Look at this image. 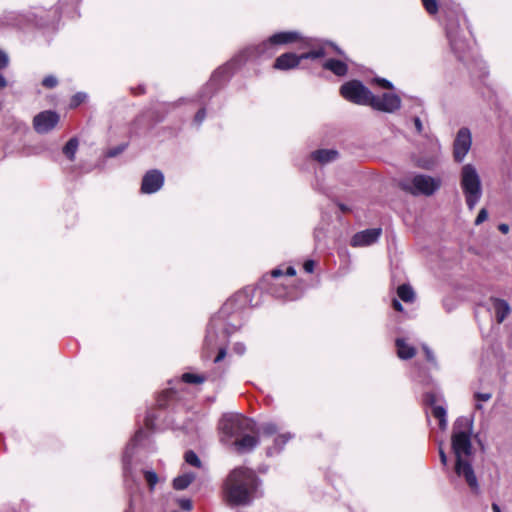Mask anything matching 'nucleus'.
<instances>
[{"mask_svg": "<svg viewBox=\"0 0 512 512\" xmlns=\"http://www.w3.org/2000/svg\"><path fill=\"white\" fill-rule=\"evenodd\" d=\"M451 45H452V47H453L454 49H457V48H456V42H455V41H453V40H452V41H451Z\"/></svg>", "mask_w": 512, "mask_h": 512, "instance_id": "5fc2aeb1", "label": "nucleus"}, {"mask_svg": "<svg viewBox=\"0 0 512 512\" xmlns=\"http://www.w3.org/2000/svg\"><path fill=\"white\" fill-rule=\"evenodd\" d=\"M85 97H86V95L83 93H78V94L74 95L71 99L70 107H73V108L77 107L85 100Z\"/></svg>", "mask_w": 512, "mask_h": 512, "instance_id": "2f4dec72", "label": "nucleus"}, {"mask_svg": "<svg viewBox=\"0 0 512 512\" xmlns=\"http://www.w3.org/2000/svg\"><path fill=\"white\" fill-rule=\"evenodd\" d=\"M220 429L225 437L223 441L235 438L233 445L238 453L250 452L259 443L258 437L250 434L255 430L254 421L241 415L223 417Z\"/></svg>", "mask_w": 512, "mask_h": 512, "instance_id": "f03ea898", "label": "nucleus"}, {"mask_svg": "<svg viewBox=\"0 0 512 512\" xmlns=\"http://www.w3.org/2000/svg\"><path fill=\"white\" fill-rule=\"evenodd\" d=\"M293 435L290 433L279 434L274 439V446L268 449V454L271 455L273 452H280L284 445L292 439Z\"/></svg>", "mask_w": 512, "mask_h": 512, "instance_id": "412c9836", "label": "nucleus"}, {"mask_svg": "<svg viewBox=\"0 0 512 512\" xmlns=\"http://www.w3.org/2000/svg\"><path fill=\"white\" fill-rule=\"evenodd\" d=\"M257 488L255 473L246 467H237L230 471L223 484V499L231 506L249 505Z\"/></svg>", "mask_w": 512, "mask_h": 512, "instance_id": "f257e3e1", "label": "nucleus"}, {"mask_svg": "<svg viewBox=\"0 0 512 512\" xmlns=\"http://www.w3.org/2000/svg\"><path fill=\"white\" fill-rule=\"evenodd\" d=\"M194 478V474L191 473L180 475L174 479L173 487L176 490H184L192 483Z\"/></svg>", "mask_w": 512, "mask_h": 512, "instance_id": "4be33fe9", "label": "nucleus"}, {"mask_svg": "<svg viewBox=\"0 0 512 512\" xmlns=\"http://www.w3.org/2000/svg\"><path fill=\"white\" fill-rule=\"evenodd\" d=\"M472 421L459 418L454 425L452 434V450L456 460L469 459L472 456Z\"/></svg>", "mask_w": 512, "mask_h": 512, "instance_id": "20e7f679", "label": "nucleus"}, {"mask_svg": "<svg viewBox=\"0 0 512 512\" xmlns=\"http://www.w3.org/2000/svg\"><path fill=\"white\" fill-rule=\"evenodd\" d=\"M181 506H182V508H184L186 510H189V509H191L192 504H191V502L189 500H186V501H183Z\"/></svg>", "mask_w": 512, "mask_h": 512, "instance_id": "de8ad7c7", "label": "nucleus"}, {"mask_svg": "<svg viewBox=\"0 0 512 512\" xmlns=\"http://www.w3.org/2000/svg\"><path fill=\"white\" fill-rule=\"evenodd\" d=\"M226 356V350L224 348L220 349L214 362H220L221 360H223Z\"/></svg>", "mask_w": 512, "mask_h": 512, "instance_id": "c03bdc74", "label": "nucleus"}, {"mask_svg": "<svg viewBox=\"0 0 512 512\" xmlns=\"http://www.w3.org/2000/svg\"><path fill=\"white\" fill-rule=\"evenodd\" d=\"M269 43V39L263 41L261 44L252 46L246 49L245 53L247 57H260V56H272L275 53V46H266Z\"/></svg>", "mask_w": 512, "mask_h": 512, "instance_id": "f3484780", "label": "nucleus"}, {"mask_svg": "<svg viewBox=\"0 0 512 512\" xmlns=\"http://www.w3.org/2000/svg\"><path fill=\"white\" fill-rule=\"evenodd\" d=\"M474 398L477 402H487L492 398V394L489 392H486V393L476 392L474 394Z\"/></svg>", "mask_w": 512, "mask_h": 512, "instance_id": "72a5a7b5", "label": "nucleus"}, {"mask_svg": "<svg viewBox=\"0 0 512 512\" xmlns=\"http://www.w3.org/2000/svg\"><path fill=\"white\" fill-rule=\"evenodd\" d=\"M454 471L459 478H462L466 482L473 494H480V485L470 458L456 460Z\"/></svg>", "mask_w": 512, "mask_h": 512, "instance_id": "0eeeda50", "label": "nucleus"}, {"mask_svg": "<svg viewBox=\"0 0 512 512\" xmlns=\"http://www.w3.org/2000/svg\"><path fill=\"white\" fill-rule=\"evenodd\" d=\"M370 106L378 111L393 113L400 109L401 98L394 93H384L382 96H375L373 94Z\"/></svg>", "mask_w": 512, "mask_h": 512, "instance_id": "1a4fd4ad", "label": "nucleus"}, {"mask_svg": "<svg viewBox=\"0 0 512 512\" xmlns=\"http://www.w3.org/2000/svg\"><path fill=\"white\" fill-rule=\"evenodd\" d=\"M281 274H282V271H281V270H279V269H275V270H273V271H272V276H273V277H278V276H280Z\"/></svg>", "mask_w": 512, "mask_h": 512, "instance_id": "3c124183", "label": "nucleus"}, {"mask_svg": "<svg viewBox=\"0 0 512 512\" xmlns=\"http://www.w3.org/2000/svg\"><path fill=\"white\" fill-rule=\"evenodd\" d=\"M58 83V80L54 76H47L43 79L42 84L47 88H54Z\"/></svg>", "mask_w": 512, "mask_h": 512, "instance_id": "473e14b6", "label": "nucleus"}, {"mask_svg": "<svg viewBox=\"0 0 512 512\" xmlns=\"http://www.w3.org/2000/svg\"><path fill=\"white\" fill-rule=\"evenodd\" d=\"M314 266H315V263L314 261L312 260H307L305 263H304V270L307 272V273H312L314 271Z\"/></svg>", "mask_w": 512, "mask_h": 512, "instance_id": "a19ab883", "label": "nucleus"}, {"mask_svg": "<svg viewBox=\"0 0 512 512\" xmlns=\"http://www.w3.org/2000/svg\"><path fill=\"white\" fill-rule=\"evenodd\" d=\"M397 294L404 302H413L415 293L412 287L408 284H402L397 289Z\"/></svg>", "mask_w": 512, "mask_h": 512, "instance_id": "5701e85b", "label": "nucleus"}, {"mask_svg": "<svg viewBox=\"0 0 512 512\" xmlns=\"http://www.w3.org/2000/svg\"><path fill=\"white\" fill-rule=\"evenodd\" d=\"M414 125H415V128H416L418 133H422L423 132V125H422V122H421L420 118H418V117L414 118Z\"/></svg>", "mask_w": 512, "mask_h": 512, "instance_id": "37998d69", "label": "nucleus"}, {"mask_svg": "<svg viewBox=\"0 0 512 512\" xmlns=\"http://www.w3.org/2000/svg\"><path fill=\"white\" fill-rule=\"evenodd\" d=\"M144 477L148 485L150 486V489H153L158 482L157 474L154 471H145Z\"/></svg>", "mask_w": 512, "mask_h": 512, "instance_id": "cd10ccee", "label": "nucleus"}, {"mask_svg": "<svg viewBox=\"0 0 512 512\" xmlns=\"http://www.w3.org/2000/svg\"><path fill=\"white\" fill-rule=\"evenodd\" d=\"M329 48L333 49L338 54L343 55L342 50L340 48H338L336 45H334L332 43H326V44L322 45L321 47H319L318 49L301 54L300 58L303 60V59H317V58L324 57L330 53L328 51Z\"/></svg>", "mask_w": 512, "mask_h": 512, "instance_id": "dca6fc26", "label": "nucleus"}, {"mask_svg": "<svg viewBox=\"0 0 512 512\" xmlns=\"http://www.w3.org/2000/svg\"><path fill=\"white\" fill-rule=\"evenodd\" d=\"M397 355L401 359H411L416 354V349L409 345L404 339L396 340Z\"/></svg>", "mask_w": 512, "mask_h": 512, "instance_id": "a211bd4d", "label": "nucleus"}, {"mask_svg": "<svg viewBox=\"0 0 512 512\" xmlns=\"http://www.w3.org/2000/svg\"><path fill=\"white\" fill-rule=\"evenodd\" d=\"M78 140L76 138H71L63 147V154L71 161L75 159V154L78 149Z\"/></svg>", "mask_w": 512, "mask_h": 512, "instance_id": "b1692460", "label": "nucleus"}, {"mask_svg": "<svg viewBox=\"0 0 512 512\" xmlns=\"http://www.w3.org/2000/svg\"><path fill=\"white\" fill-rule=\"evenodd\" d=\"M206 341L207 343H212V340H210V336H207Z\"/></svg>", "mask_w": 512, "mask_h": 512, "instance_id": "6e6d98bb", "label": "nucleus"}, {"mask_svg": "<svg viewBox=\"0 0 512 512\" xmlns=\"http://www.w3.org/2000/svg\"><path fill=\"white\" fill-rule=\"evenodd\" d=\"M400 185L413 195L430 196L439 189L441 182L428 175H416L412 179L403 180Z\"/></svg>", "mask_w": 512, "mask_h": 512, "instance_id": "39448f33", "label": "nucleus"}, {"mask_svg": "<svg viewBox=\"0 0 512 512\" xmlns=\"http://www.w3.org/2000/svg\"><path fill=\"white\" fill-rule=\"evenodd\" d=\"M286 274L289 276H294L296 274V271L293 267H289L286 271Z\"/></svg>", "mask_w": 512, "mask_h": 512, "instance_id": "8fccbe9b", "label": "nucleus"}, {"mask_svg": "<svg viewBox=\"0 0 512 512\" xmlns=\"http://www.w3.org/2000/svg\"><path fill=\"white\" fill-rule=\"evenodd\" d=\"M7 85V82L5 80V78L3 77V75L0 73V88H4L6 87Z\"/></svg>", "mask_w": 512, "mask_h": 512, "instance_id": "09e8293b", "label": "nucleus"}, {"mask_svg": "<svg viewBox=\"0 0 512 512\" xmlns=\"http://www.w3.org/2000/svg\"><path fill=\"white\" fill-rule=\"evenodd\" d=\"M205 116H206L205 110L200 109L195 115L194 122L196 124L200 125L203 122V120L205 119Z\"/></svg>", "mask_w": 512, "mask_h": 512, "instance_id": "4c0bfd02", "label": "nucleus"}, {"mask_svg": "<svg viewBox=\"0 0 512 512\" xmlns=\"http://www.w3.org/2000/svg\"><path fill=\"white\" fill-rule=\"evenodd\" d=\"M278 430H279L278 426L272 422L264 423L261 426V432L263 435H266V436H271V435L277 433Z\"/></svg>", "mask_w": 512, "mask_h": 512, "instance_id": "a878e982", "label": "nucleus"}, {"mask_svg": "<svg viewBox=\"0 0 512 512\" xmlns=\"http://www.w3.org/2000/svg\"><path fill=\"white\" fill-rule=\"evenodd\" d=\"M381 232L382 230L380 228L366 229L358 232L352 237L351 245L353 247L369 246L378 240Z\"/></svg>", "mask_w": 512, "mask_h": 512, "instance_id": "f8f14e48", "label": "nucleus"}, {"mask_svg": "<svg viewBox=\"0 0 512 512\" xmlns=\"http://www.w3.org/2000/svg\"><path fill=\"white\" fill-rule=\"evenodd\" d=\"M492 510L493 512H501L499 505H497L496 503L492 504Z\"/></svg>", "mask_w": 512, "mask_h": 512, "instance_id": "603ef678", "label": "nucleus"}, {"mask_svg": "<svg viewBox=\"0 0 512 512\" xmlns=\"http://www.w3.org/2000/svg\"><path fill=\"white\" fill-rule=\"evenodd\" d=\"M460 188L469 210H473L483 194L481 177L472 164H465L460 171Z\"/></svg>", "mask_w": 512, "mask_h": 512, "instance_id": "7ed1b4c3", "label": "nucleus"}, {"mask_svg": "<svg viewBox=\"0 0 512 512\" xmlns=\"http://www.w3.org/2000/svg\"><path fill=\"white\" fill-rule=\"evenodd\" d=\"M140 435H141V432L139 431V432L136 434L135 438H138Z\"/></svg>", "mask_w": 512, "mask_h": 512, "instance_id": "4d7b16f0", "label": "nucleus"}, {"mask_svg": "<svg viewBox=\"0 0 512 512\" xmlns=\"http://www.w3.org/2000/svg\"><path fill=\"white\" fill-rule=\"evenodd\" d=\"M491 302L497 322L502 323L511 313V307L509 303L506 300L500 298H491Z\"/></svg>", "mask_w": 512, "mask_h": 512, "instance_id": "2eb2a0df", "label": "nucleus"}, {"mask_svg": "<svg viewBox=\"0 0 512 512\" xmlns=\"http://www.w3.org/2000/svg\"><path fill=\"white\" fill-rule=\"evenodd\" d=\"M185 461L188 464L195 466V467H200V465H201V461H200L199 457L193 451L186 452Z\"/></svg>", "mask_w": 512, "mask_h": 512, "instance_id": "bb28decb", "label": "nucleus"}, {"mask_svg": "<svg viewBox=\"0 0 512 512\" xmlns=\"http://www.w3.org/2000/svg\"><path fill=\"white\" fill-rule=\"evenodd\" d=\"M164 184V175L161 171L154 169L148 171L141 184V192L144 194H152L161 189Z\"/></svg>", "mask_w": 512, "mask_h": 512, "instance_id": "9b49d317", "label": "nucleus"}, {"mask_svg": "<svg viewBox=\"0 0 512 512\" xmlns=\"http://www.w3.org/2000/svg\"><path fill=\"white\" fill-rule=\"evenodd\" d=\"M422 3L429 14L437 13L438 4L436 0H422Z\"/></svg>", "mask_w": 512, "mask_h": 512, "instance_id": "c85d7f7f", "label": "nucleus"}, {"mask_svg": "<svg viewBox=\"0 0 512 512\" xmlns=\"http://www.w3.org/2000/svg\"><path fill=\"white\" fill-rule=\"evenodd\" d=\"M338 152L336 150H317L312 153L313 159L320 163H328L337 158Z\"/></svg>", "mask_w": 512, "mask_h": 512, "instance_id": "aec40b11", "label": "nucleus"}, {"mask_svg": "<svg viewBox=\"0 0 512 512\" xmlns=\"http://www.w3.org/2000/svg\"><path fill=\"white\" fill-rule=\"evenodd\" d=\"M487 218H488V212H487V210L485 208H482L479 211V213H478V215H477V217L475 219V225L482 224L484 221L487 220Z\"/></svg>", "mask_w": 512, "mask_h": 512, "instance_id": "f704fd0d", "label": "nucleus"}, {"mask_svg": "<svg viewBox=\"0 0 512 512\" xmlns=\"http://www.w3.org/2000/svg\"><path fill=\"white\" fill-rule=\"evenodd\" d=\"M423 350L425 352L427 361H429L431 363H435L436 359H435V356H434V353L432 352V350L426 345L423 346Z\"/></svg>", "mask_w": 512, "mask_h": 512, "instance_id": "e433bc0d", "label": "nucleus"}, {"mask_svg": "<svg viewBox=\"0 0 512 512\" xmlns=\"http://www.w3.org/2000/svg\"><path fill=\"white\" fill-rule=\"evenodd\" d=\"M498 229H499V231H500V232H502L503 234H507V233L509 232V226H508L507 224H504V223L500 224V225L498 226Z\"/></svg>", "mask_w": 512, "mask_h": 512, "instance_id": "49530a36", "label": "nucleus"}, {"mask_svg": "<svg viewBox=\"0 0 512 512\" xmlns=\"http://www.w3.org/2000/svg\"><path fill=\"white\" fill-rule=\"evenodd\" d=\"M425 404L429 405L432 409L434 406H438L436 404L437 398L436 395L433 393H427L424 398Z\"/></svg>", "mask_w": 512, "mask_h": 512, "instance_id": "c9c22d12", "label": "nucleus"}, {"mask_svg": "<svg viewBox=\"0 0 512 512\" xmlns=\"http://www.w3.org/2000/svg\"><path fill=\"white\" fill-rule=\"evenodd\" d=\"M182 379L186 383H195L196 384V383L203 382V379L200 376L191 374V373L183 374Z\"/></svg>", "mask_w": 512, "mask_h": 512, "instance_id": "7c9ffc66", "label": "nucleus"}, {"mask_svg": "<svg viewBox=\"0 0 512 512\" xmlns=\"http://www.w3.org/2000/svg\"><path fill=\"white\" fill-rule=\"evenodd\" d=\"M432 415L438 419L439 428L445 430L447 428L446 409L443 406H434Z\"/></svg>", "mask_w": 512, "mask_h": 512, "instance_id": "393cba45", "label": "nucleus"}, {"mask_svg": "<svg viewBox=\"0 0 512 512\" xmlns=\"http://www.w3.org/2000/svg\"><path fill=\"white\" fill-rule=\"evenodd\" d=\"M392 304H393V308L396 311H399V312L403 311V306H402V304L397 299H394Z\"/></svg>", "mask_w": 512, "mask_h": 512, "instance_id": "a18cd8bd", "label": "nucleus"}, {"mask_svg": "<svg viewBox=\"0 0 512 512\" xmlns=\"http://www.w3.org/2000/svg\"><path fill=\"white\" fill-rule=\"evenodd\" d=\"M472 145V136L468 128H461L453 144V157L456 162H462Z\"/></svg>", "mask_w": 512, "mask_h": 512, "instance_id": "6e6552de", "label": "nucleus"}, {"mask_svg": "<svg viewBox=\"0 0 512 512\" xmlns=\"http://www.w3.org/2000/svg\"><path fill=\"white\" fill-rule=\"evenodd\" d=\"M323 67L331 72H333L337 76H344L348 71V67L345 62L335 59H329L324 64Z\"/></svg>", "mask_w": 512, "mask_h": 512, "instance_id": "6ab92c4d", "label": "nucleus"}, {"mask_svg": "<svg viewBox=\"0 0 512 512\" xmlns=\"http://www.w3.org/2000/svg\"><path fill=\"white\" fill-rule=\"evenodd\" d=\"M300 39L297 32H279L269 38V43L266 46H277L296 42Z\"/></svg>", "mask_w": 512, "mask_h": 512, "instance_id": "4468645a", "label": "nucleus"}, {"mask_svg": "<svg viewBox=\"0 0 512 512\" xmlns=\"http://www.w3.org/2000/svg\"><path fill=\"white\" fill-rule=\"evenodd\" d=\"M340 93L346 100L358 105L370 106L371 100H373V93L357 80L343 84Z\"/></svg>", "mask_w": 512, "mask_h": 512, "instance_id": "423d86ee", "label": "nucleus"}, {"mask_svg": "<svg viewBox=\"0 0 512 512\" xmlns=\"http://www.w3.org/2000/svg\"><path fill=\"white\" fill-rule=\"evenodd\" d=\"M476 409H482V405L478 402L476 405H475Z\"/></svg>", "mask_w": 512, "mask_h": 512, "instance_id": "864d4df0", "label": "nucleus"}, {"mask_svg": "<svg viewBox=\"0 0 512 512\" xmlns=\"http://www.w3.org/2000/svg\"><path fill=\"white\" fill-rule=\"evenodd\" d=\"M9 59L6 53L0 50V69L6 68L8 65Z\"/></svg>", "mask_w": 512, "mask_h": 512, "instance_id": "ea45409f", "label": "nucleus"}, {"mask_svg": "<svg viewBox=\"0 0 512 512\" xmlns=\"http://www.w3.org/2000/svg\"><path fill=\"white\" fill-rule=\"evenodd\" d=\"M373 83H376L383 89L392 90L394 88L393 84L385 78L376 77L372 80Z\"/></svg>", "mask_w": 512, "mask_h": 512, "instance_id": "c756f323", "label": "nucleus"}, {"mask_svg": "<svg viewBox=\"0 0 512 512\" xmlns=\"http://www.w3.org/2000/svg\"><path fill=\"white\" fill-rule=\"evenodd\" d=\"M59 115L51 110L38 113L33 119V128L39 134L53 130L59 122Z\"/></svg>", "mask_w": 512, "mask_h": 512, "instance_id": "9d476101", "label": "nucleus"}, {"mask_svg": "<svg viewBox=\"0 0 512 512\" xmlns=\"http://www.w3.org/2000/svg\"><path fill=\"white\" fill-rule=\"evenodd\" d=\"M439 456H440V461L443 465H447V455L442 447V444L439 445Z\"/></svg>", "mask_w": 512, "mask_h": 512, "instance_id": "79ce46f5", "label": "nucleus"}, {"mask_svg": "<svg viewBox=\"0 0 512 512\" xmlns=\"http://www.w3.org/2000/svg\"><path fill=\"white\" fill-rule=\"evenodd\" d=\"M301 60L302 59L300 58V55L298 56L294 53H284L276 59L274 68L279 70H289L297 67Z\"/></svg>", "mask_w": 512, "mask_h": 512, "instance_id": "ddd939ff", "label": "nucleus"}, {"mask_svg": "<svg viewBox=\"0 0 512 512\" xmlns=\"http://www.w3.org/2000/svg\"><path fill=\"white\" fill-rule=\"evenodd\" d=\"M233 351L238 355H243L246 351V347L243 343H235L233 346Z\"/></svg>", "mask_w": 512, "mask_h": 512, "instance_id": "58836bf2", "label": "nucleus"}]
</instances>
